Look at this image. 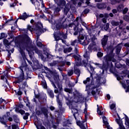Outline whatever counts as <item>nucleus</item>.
Wrapping results in <instances>:
<instances>
[{"label":"nucleus","mask_w":129,"mask_h":129,"mask_svg":"<svg viewBox=\"0 0 129 129\" xmlns=\"http://www.w3.org/2000/svg\"><path fill=\"white\" fill-rule=\"evenodd\" d=\"M15 44L18 48H19V52L23 59V61H22L21 66L19 67L20 70V74L18 77H14L15 79L13 83L14 84H21L26 80V81H28L29 79H32V77L29 76V71H30V69L28 67V64L27 61L25 60L26 59V53L23 49V48H25L26 50L28 52L29 57L32 58L33 55H34L35 52L38 54V56H40L42 59L44 58V55L42 54V51L36 45L33 44H30V37L28 35H25L22 39H20L19 37H16L15 40ZM22 44L23 45L24 47H22Z\"/></svg>","instance_id":"obj_1"},{"label":"nucleus","mask_w":129,"mask_h":129,"mask_svg":"<svg viewBox=\"0 0 129 129\" xmlns=\"http://www.w3.org/2000/svg\"><path fill=\"white\" fill-rule=\"evenodd\" d=\"M92 90L91 93L95 97V99H97L100 96V91L96 87H93L92 85H88L86 87V91H87L88 95H90V92Z\"/></svg>","instance_id":"obj_2"},{"label":"nucleus","mask_w":129,"mask_h":129,"mask_svg":"<svg viewBox=\"0 0 129 129\" xmlns=\"http://www.w3.org/2000/svg\"><path fill=\"white\" fill-rule=\"evenodd\" d=\"M50 73L53 75L54 82H52V84L54 88H57V87H56V85H57L58 88L59 89V92H62V85L60 84V79L59 78V75H58L57 73L53 72L52 71H50Z\"/></svg>","instance_id":"obj_3"},{"label":"nucleus","mask_w":129,"mask_h":129,"mask_svg":"<svg viewBox=\"0 0 129 129\" xmlns=\"http://www.w3.org/2000/svg\"><path fill=\"white\" fill-rule=\"evenodd\" d=\"M62 12H63V16L59 19L58 21L55 24L56 31H59L61 29H65V8H63Z\"/></svg>","instance_id":"obj_4"},{"label":"nucleus","mask_w":129,"mask_h":129,"mask_svg":"<svg viewBox=\"0 0 129 129\" xmlns=\"http://www.w3.org/2000/svg\"><path fill=\"white\" fill-rule=\"evenodd\" d=\"M79 20V17H77L76 19L74 21L73 24H71L69 25V27H71V28H72L73 27V25L75 26V27L74 28V30L75 31V32L74 33V36H77L78 35V33L80 34L83 31V29L79 28L76 26H78V20Z\"/></svg>","instance_id":"obj_5"},{"label":"nucleus","mask_w":129,"mask_h":129,"mask_svg":"<svg viewBox=\"0 0 129 129\" xmlns=\"http://www.w3.org/2000/svg\"><path fill=\"white\" fill-rule=\"evenodd\" d=\"M104 60L105 62H108L112 61V62H115L116 60L114 59V53H113V50H112L110 52L105 56Z\"/></svg>","instance_id":"obj_6"},{"label":"nucleus","mask_w":129,"mask_h":129,"mask_svg":"<svg viewBox=\"0 0 129 129\" xmlns=\"http://www.w3.org/2000/svg\"><path fill=\"white\" fill-rule=\"evenodd\" d=\"M57 58H59V60L53 61V62L51 63V66H55L57 64H58L59 67H63V66H65V61H63V57L57 56Z\"/></svg>","instance_id":"obj_7"},{"label":"nucleus","mask_w":129,"mask_h":129,"mask_svg":"<svg viewBox=\"0 0 129 129\" xmlns=\"http://www.w3.org/2000/svg\"><path fill=\"white\" fill-rule=\"evenodd\" d=\"M56 97L58 108L59 109V112L61 114V115H62V114H63V113H64V112L65 111V108H64V107H62L63 103L59 98V94L56 95Z\"/></svg>","instance_id":"obj_8"},{"label":"nucleus","mask_w":129,"mask_h":129,"mask_svg":"<svg viewBox=\"0 0 129 129\" xmlns=\"http://www.w3.org/2000/svg\"><path fill=\"white\" fill-rule=\"evenodd\" d=\"M35 30L39 31L40 34H43V33H45V32L47 31V29L44 28L43 24L41 22H38L37 24L35 25Z\"/></svg>","instance_id":"obj_9"},{"label":"nucleus","mask_w":129,"mask_h":129,"mask_svg":"<svg viewBox=\"0 0 129 129\" xmlns=\"http://www.w3.org/2000/svg\"><path fill=\"white\" fill-rule=\"evenodd\" d=\"M73 57L75 59V66H82V58H81V56L79 55H74Z\"/></svg>","instance_id":"obj_10"},{"label":"nucleus","mask_w":129,"mask_h":129,"mask_svg":"<svg viewBox=\"0 0 129 129\" xmlns=\"http://www.w3.org/2000/svg\"><path fill=\"white\" fill-rule=\"evenodd\" d=\"M97 50V45L95 42H92L88 47V51L90 53H92V51H96Z\"/></svg>","instance_id":"obj_11"},{"label":"nucleus","mask_w":129,"mask_h":129,"mask_svg":"<svg viewBox=\"0 0 129 129\" xmlns=\"http://www.w3.org/2000/svg\"><path fill=\"white\" fill-rule=\"evenodd\" d=\"M0 122L2 124L7 125V122H8V117L6 116V114L3 115L2 117H0Z\"/></svg>","instance_id":"obj_12"},{"label":"nucleus","mask_w":129,"mask_h":129,"mask_svg":"<svg viewBox=\"0 0 129 129\" xmlns=\"http://www.w3.org/2000/svg\"><path fill=\"white\" fill-rule=\"evenodd\" d=\"M72 121L70 119H67L65 122V129H71Z\"/></svg>","instance_id":"obj_13"},{"label":"nucleus","mask_w":129,"mask_h":129,"mask_svg":"<svg viewBox=\"0 0 129 129\" xmlns=\"http://www.w3.org/2000/svg\"><path fill=\"white\" fill-rule=\"evenodd\" d=\"M78 67H79V66H74V73L77 75V77H79V76H80V74H81V71H80V69L78 68Z\"/></svg>","instance_id":"obj_14"},{"label":"nucleus","mask_w":129,"mask_h":129,"mask_svg":"<svg viewBox=\"0 0 129 129\" xmlns=\"http://www.w3.org/2000/svg\"><path fill=\"white\" fill-rule=\"evenodd\" d=\"M96 7L99 10H103L104 9H106V7H107V6L106 5V3H97L96 4Z\"/></svg>","instance_id":"obj_15"},{"label":"nucleus","mask_w":129,"mask_h":129,"mask_svg":"<svg viewBox=\"0 0 129 129\" xmlns=\"http://www.w3.org/2000/svg\"><path fill=\"white\" fill-rule=\"evenodd\" d=\"M58 7H65V0H54Z\"/></svg>","instance_id":"obj_16"},{"label":"nucleus","mask_w":129,"mask_h":129,"mask_svg":"<svg viewBox=\"0 0 129 129\" xmlns=\"http://www.w3.org/2000/svg\"><path fill=\"white\" fill-rule=\"evenodd\" d=\"M107 41H108V36L104 35V37L102 39V45L104 47L106 46V44H107Z\"/></svg>","instance_id":"obj_17"},{"label":"nucleus","mask_w":129,"mask_h":129,"mask_svg":"<svg viewBox=\"0 0 129 129\" xmlns=\"http://www.w3.org/2000/svg\"><path fill=\"white\" fill-rule=\"evenodd\" d=\"M73 5H77L78 2V5L81 6V4H84V0H72Z\"/></svg>","instance_id":"obj_18"},{"label":"nucleus","mask_w":129,"mask_h":129,"mask_svg":"<svg viewBox=\"0 0 129 129\" xmlns=\"http://www.w3.org/2000/svg\"><path fill=\"white\" fill-rule=\"evenodd\" d=\"M116 121L117 123L118 124L119 127L120 129L124 128V126L122 124V121L121 119H116Z\"/></svg>","instance_id":"obj_19"},{"label":"nucleus","mask_w":129,"mask_h":129,"mask_svg":"<svg viewBox=\"0 0 129 129\" xmlns=\"http://www.w3.org/2000/svg\"><path fill=\"white\" fill-rule=\"evenodd\" d=\"M22 85L19 84L18 85V86H19V91L18 92H17V90H15V92L16 93V95H19V96H21L23 94V92L22 91H21V89H22V87H21Z\"/></svg>","instance_id":"obj_20"},{"label":"nucleus","mask_w":129,"mask_h":129,"mask_svg":"<svg viewBox=\"0 0 129 129\" xmlns=\"http://www.w3.org/2000/svg\"><path fill=\"white\" fill-rule=\"evenodd\" d=\"M4 44L5 45L7 49H10V45H11V43L9 42V40L7 39H5L3 41Z\"/></svg>","instance_id":"obj_21"},{"label":"nucleus","mask_w":129,"mask_h":129,"mask_svg":"<svg viewBox=\"0 0 129 129\" xmlns=\"http://www.w3.org/2000/svg\"><path fill=\"white\" fill-rule=\"evenodd\" d=\"M47 92L49 95V96H50V97L51 98H54V92H53V90L48 89L47 90Z\"/></svg>","instance_id":"obj_22"},{"label":"nucleus","mask_w":129,"mask_h":129,"mask_svg":"<svg viewBox=\"0 0 129 129\" xmlns=\"http://www.w3.org/2000/svg\"><path fill=\"white\" fill-rule=\"evenodd\" d=\"M41 110L42 113L44 114V115H45V116H48V109H47V108L43 107L41 108Z\"/></svg>","instance_id":"obj_23"},{"label":"nucleus","mask_w":129,"mask_h":129,"mask_svg":"<svg viewBox=\"0 0 129 129\" xmlns=\"http://www.w3.org/2000/svg\"><path fill=\"white\" fill-rule=\"evenodd\" d=\"M83 57L85 58L87 60L90 59V52L88 51H86L83 54Z\"/></svg>","instance_id":"obj_24"},{"label":"nucleus","mask_w":129,"mask_h":129,"mask_svg":"<svg viewBox=\"0 0 129 129\" xmlns=\"http://www.w3.org/2000/svg\"><path fill=\"white\" fill-rule=\"evenodd\" d=\"M123 8H124V6L122 4H120L117 7V11L119 13H121L122 12V10H123Z\"/></svg>","instance_id":"obj_25"},{"label":"nucleus","mask_w":129,"mask_h":129,"mask_svg":"<svg viewBox=\"0 0 129 129\" xmlns=\"http://www.w3.org/2000/svg\"><path fill=\"white\" fill-rule=\"evenodd\" d=\"M87 32L88 34H89L90 36H93V35H95V34H96L95 33V30L93 29H91L90 28L87 29Z\"/></svg>","instance_id":"obj_26"},{"label":"nucleus","mask_w":129,"mask_h":129,"mask_svg":"<svg viewBox=\"0 0 129 129\" xmlns=\"http://www.w3.org/2000/svg\"><path fill=\"white\" fill-rule=\"evenodd\" d=\"M28 15H27V13H24V15L22 16H20L18 19L19 20H23V21H25L26 19H27L28 18Z\"/></svg>","instance_id":"obj_27"},{"label":"nucleus","mask_w":129,"mask_h":129,"mask_svg":"<svg viewBox=\"0 0 129 129\" xmlns=\"http://www.w3.org/2000/svg\"><path fill=\"white\" fill-rule=\"evenodd\" d=\"M85 38V36L83 35H79V36L78 37V40L79 43H81L83 41H84Z\"/></svg>","instance_id":"obj_28"},{"label":"nucleus","mask_w":129,"mask_h":129,"mask_svg":"<svg viewBox=\"0 0 129 129\" xmlns=\"http://www.w3.org/2000/svg\"><path fill=\"white\" fill-rule=\"evenodd\" d=\"M111 5H115V4H119L120 0H110Z\"/></svg>","instance_id":"obj_29"},{"label":"nucleus","mask_w":129,"mask_h":129,"mask_svg":"<svg viewBox=\"0 0 129 129\" xmlns=\"http://www.w3.org/2000/svg\"><path fill=\"white\" fill-rule=\"evenodd\" d=\"M80 44H81L82 45H83L84 46H87V45L89 44V42H88V40H87V39L86 38L82 42H81Z\"/></svg>","instance_id":"obj_30"},{"label":"nucleus","mask_w":129,"mask_h":129,"mask_svg":"<svg viewBox=\"0 0 129 129\" xmlns=\"http://www.w3.org/2000/svg\"><path fill=\"white\" fill-rule=\"evenodd\" d=\"M35 34L37 37L36 42H38V40H39V38H40V36H41V34L42 33H40V32L35 29Z\"/></svg>","instance_id":"obj_31"},{"label":"nucleus","mask_w":129,"mask_h":129,"mask_svg":"<svg viewBox=\"0 0 129 129\" xmlns=\"http://www.w3.org/2000/svg\"><path fill=\"white\" fill-rule=\"evenodd\" d=\"M13 119L16 123H19V118H18V115H13Z\"/></svg>","instance_id":"obj_32"},{"label":"nucleus","mask_w":129,"mask_h":129,"mask_svg":"<svg viewBox=\"0 0 129 129\" xmlns=\"http://www.w3.org/2000/svg\"><path fill=\"white\" fill-rule=\"evenodd\" d=\"M84 100V97H83V96H82V94H79L77 102H80V101H82Z\"/></svg>","instance_id":"obj_33"},{"label":"nucleus","mask_w":129,"mask_h":129,"mask_svg":"<svg viewBox=\"0 0 129 129\" xmlns=\"http://www.w3.org/2000/svg\"><path fill=\"white\" fill-rule=\"evenodd\" d=\"M8 37V34L3 32L1 33L0 40L4 39V38H7Z\"/></svg>","instance_id":"obj_34"},{"label":"nucleus","mask_w":129,"mask_h":129,"mask_svg":"<svg viewBox=\"0 0 129 129\" xmlns=\"http://www.w3.org/2000/svg\"><path fill=\"white\" fill-rule=\"evenodd\" d=\"M112 26H119V22L112 21L111 22Z\"/></svg>","instance_id":"obj_35"},{"label":"nucleus","mask_w":129,"mask_h":129,"mask_svg":"<svg viewBox=\"0 0 129 129\" xmlns=\"http://www.w3.org/2000/svg\"><path fill=\"white\" fill-rule=\"evenodd\" d=\"M8 34L9 36L10 39H13V38H14V34H13V31H8Z\"/></svg>","instance_id":"obj_36"},{"label":"nucleus","mask_w":129,"mask_h":129,"mask_svg":"<svg viewBox=\"0 0 129 129\" xmlns=\"http://www.w3.org/2000/svg\"><path fill=\"white\" fill-rule=\"evenodd\" d=\"M102 118L104 124H105L106 125H108V122H107V119H106V117L104 116H103Z\"/></svg>","instance_id":"obj_37"},{"label":"nucleus","mask_w":129,"mask_h":129,"mask_svg":"<svg viewBox=\"0 0 129 129\" xmlns=\"http://www.w3.org/2000/svg\"><path fill=\"white\" fill-rule=\"evenodd\" d=\"M30 116V113L28 112H26L25 113V115L23 116V119L25 120H27L28 118H29V116Z\"/></svg>","instance_id":"obj_38"},{"label":"nucleus","mask_w":129,"mask_h":129,"mask_svg":"<svg viewBox=\"0 0 129 129\" xmlns=\"http://www.w3.org/2000/svg\"><path fill=\"white\" fill-rule=\"evenodd\" d=\"M78 40L77 39H75L74 41H72L71 42V45H72V46H76V45H77V43H78Z\"/></svg>","instance_id":"obj_39"},{"label":"nucleus","mask_w":129,"mask_h":129,"mask_svg":"<svg viewBox=\"0 0 129 129\" xmlns=\"http://www.w3.org/2000/svg\"><path fill=\"white\" fill-rule=\"evenodd\" d=\"M120 50H121V46H119V45H118L117 46V48L116 50V53L119 54V52H120Z\"/></svg>","instance_id":"obj_40"},{"label":"nucleus","mask_w":129,"mask_h":129,"mask_svg":"<svg viewBox=\"0 0 129 129\" xmlns=\"http://www.w3.org/2000/svg\"><path fill=\"white\" fill-rule=\"evenodd\" d=\"M127 12H128V8H127V7L124 8V9H123V10H122L123 15H125V14H127Z\"/></svg>","instance_id":"obj_41"},{"label":"nucleus","mask_w":129,"mask_h":129,"mask_svg":"<svg viewBox=\"0 0 129 129\" xmlns=\"http://www.w3.org/2000/svg\"><path fill=\"white\" fill-rule=\"evenodd\" d=\"M102 80H103V78H100L99 79H97V82H98V83H99L100 84H101L102 83H105V81L102 82Z\"/></svg>","instance_id":"obj_42"},{"label":"nucleus","mask_w":129,"mask_h":129,"mask_svg":"<svg viewBox=\"0 0 129 129\" xmlns=\"http://www.w3.org/2000/svg\"><path fill=\"white\" fill-rule=\"evenodd\" d=\"M109 29V23H106L104 25V30L107 31Z\"/></svg>","instance_id":"obj_43"},{"label":"nucleus","mask_w":129,"mask_h":129,"mask_svg":"<svg viewBox=\"0 0 129 129\" xmlns=\"http://www.w3.org/2000/svg\"><path fill=\"white\" fill-rule=\"evenodd\" d=\"M28 82H27V81H25L24 82H23L22 83V87H21V88L22 89H25L26 88V86H28Z\"/></svg>","instance_id":"obj_44"},{"label":"nucleus","mask_w":129,"mask_h":129,"mask_svg":"<svg viewBox=\"0 0 129 129\" xmlns=\"http://www.w3.org/2000/svg\"><path fill=\"white\" fill-rule=\"evenodd\" d=\"M73 73H74V72L72 70H69L68 71V76H72L73 75Z\"/></svg>","instance_id":"obj_45"},{"label":"nucleus","mask_w":129,"mask_h":129,"mask_svg":"<svg viewBox=\"0 0 129 129\" xmlns=\"http://www.w3.org/2000/svg\"><path fill=\"white\" fill-rule=\"evenodd\" d=\"M78 48H79L78 45H76V46H75L74 53H75V54H76L77 55L78 54Z\"/></svg>","instance_id":"obj_46"},{"label":"nucleus","mask_w":129,"mask_h":129,"mask_svg":"<svg viewBox=\"0 0 129 129\" xmlns=\"http://www.w3.org/2000/svg\"><path fill=\"white\" fill-rule=\"evenodd\" d=\"M90 82V78H87L86 80L83 81L84 84H88Z\"/></svg>","instance_id":"obj_47"},{"label":"nucleus","mask_w":129,"mask_h":129,"mask_svg":"<svg viewBox=\"0 0 129 129\" xmlns=\"http://www.w3.org/2000/svg\"><path fill=\"white\" fill-rule=\"evenodd\" d=\"M123 20L125 21V22H129V16L125 15L123 17Z\"/></svg>","instance_id":"obj_48"},{"label":"nucleus","mask_w":129,"mask_h":129,"mask_svg":"<svg viewBox=\"0 0 129 129\" xmlns=\"http://www.w3.org/2000/svg\"><path fill=\"white\" fill-rule=\"evenodd\" d=\"M63 53H65V46H63V48H59L58 49V53H59V54H61V52H63Z\"/></svg>","instance_id":"obj_49"},{"label":"nucleus","mask_w":129,"mask_h":129,"mask_svg":"<svg viewBox=\"0 0 129 129\" xmlns=\"http://www.w3.org/2000/svg\"><path fill=\"white\" fill-rule=\"evenodd\" d=\"M72 50V47H68L65 49V52L66 53H70Z\"/></svg>","instance_id":"obj_50"},{"label":"nucleus","mask_w":129,"mask_h":129,"mask_svg":"<svg viewBox=\"0 0 129 129\" xmlns=\"http://www.w3.org/2000/svg\"><path fill=\"white\" fill-rule=\"evenodd\" d=\"M97 113L98 114H99V115H102V114H103V111H100V110H99V107H98V105H97Z\"/></svg>","instance_id":"obj_51"},{"label":"nucleus","mask_w":129,"mask_h":129,"mask_svg":"<svg viewBox=\"0 0 129 129\" xmlns=\"http://www.w3.org/2000/svg\"><path fill=\"white\" fill-rule=\"evenodd\" d=\"M34 95L35 96V98H37L38 100H40V99H41V94H40V93L36 94V93L34 92Z\"/></svg>","instance_id":"obj_52"},{"label":"nucleus","mask_w":129,"mask_h":129,"mask_svg":"<svg viewBox=\"0 0 129 129\" xmlns=\"http://www.w3.org/2000/svg\"><path fill=\"white\" fill-rule=\"evenodd\" d=\"M65 91H66V92H68V93H69V94H72V89L66 88L65 89Z\"/></svg>","instance_id":"obj_53"},{"label":"nucleus","mask_w":129,"mask_h":129,"mask_svg":"<svg viewBox=\"0 0 129 129\" xmlns=\"http://www.w3.org/2000/svg\"><path fill=\"white\" fill-rule=\"evenodd\" d=\"M105 17V18H108V14H105L104 15L101 14L99 15V18H103Z\"/></svg>","instance_id":"obj_54"},{"label":"nucleus","mask_w":129,"mask_h":129,"mask_svg":"<svg viewBox=\"0 0 129 129\" xmlns=\"http://www.w3.org/2000/svg\"><path fill=\"white\" fill-rule=\"evenodd\" d=\"M125 124H126V125H129V119L127 117H126L125 118Z\"/></svg>","instance_id":"obj_55"},{"label":"nucleus","mask_w":129,"mask_h":129,"mask_svg":"<svg viewBox=\"0 0 129 129\" xmlns=\"http://www.w3.org/2000/svg\"><path fill=\"white\" fill-rule=\"evenodd\" d=\"M36 45L37 46V47H40V48H41V47H42L43 46V44L40 42V41H36Z\"/></svg>","instance_id":"obj_56"},{"label":"nucleus","mask_w":129,"mask_h":129,"mask_svg":"<svg viewBox=\"0 0 129 129\" xmlns=\"http://www.w3.org/2000/svg\"><path fill=\"white\" fill-rule=\"evenodd\" d=\"M9 69L7 70V72H4V76L7 77V78H9Z\"/></svg>","instance_id":"obj_57"},{"label":"nucleus","mask_w":129,"mask_h":129,"mask_svg":"<svg viewBox=\"0 0 129 129\" xmlns=\"http://www.w3.org/2000/svg\"><path fill=\"white\" fill-rule=\"evenodd\" d=\"M68 86H69V87H73V86H74V83H72L71 82H69V83L68 84Z\"/></svg>","instance_id":"obj_58"},{"label":"nucleus","mask_w":129,"mask_h":129,"mask_svg":"<svg viewBox=\"0 0 129 129\" xmlns=\"http://www.w3.org/2000/svg\"><path fill=\"white\" fill-rule=\"evenodd\" d=\"M110 109H114L115 108V104H112L110 106Z\"/></svg>","instance_id":"obj_59"},{"label":"nucleus","mask_w":129,"mask_h":129,"mask_svg":"<svg viewBox=\"0 0 129 129\" xmlns=\"http://www.w3.org/2000/svg\"><path fill=\"white\" fill-rule=\"evenodd\" d=\"M90 10L89 9H85L84 11H83V14H84L85 15H86L87 14H88V13H89Z\"/></svg>","instance_id":"obj_60"},{"label":"nucleus","mask_w":129,"mask_h":129,"mask_svg":"<svg viewBox=\"0 0 129 129\" xmlns=\"http://www.w3.org/2000/svg\"><path fill=\"white\" fill-rule=\"evenodd\" d=\"M36 114L39 116V115H41V114H42V112H41L40 110H36Z\"/></svg>","instance_id":"obj_61"},{"label":"nucleus","mask_w":129,"mask_h":129,"mask_svg":"<svg viewBox=\"0 0 129 129\" xmlns=\"http://www.w3.org/2000/svg\"><path fill=\"white\" fill-rule=\"evenodd\" d=\"M19 113H21V115H23V114H25L26 113V112L24 110L20 109L19 110Z\"/></svg>","instance_id":"obj_62"},{"label":"nucleus","mask_w":129,"mask_h":129,"mask_svg":"<svg viewBox=\"0 0 129 129\" xmlns=\"http://www.w3.org/2000/svg\"><path fill=\"white\" fill-rule=\"evenodd\" d=\"M60 11H61V9H60V8L57 7L55 8L54 12L55 13H59Z\"/></svg>","instance_id":"obj_63"},{"label":"nucleus","mask_w":129,"mask_h":129,"mask_svg":"<svg viewBox=\"0 0 129 129\" xmlns=\"http://www.w3.org/2000/svg\"><path fill=\"white\" fill-rule=\"evenodd\" d=\"M18 127V125L17 124H12V129H17Z\"/></svg>","instance_id":"obj_64"}]
</instances>
